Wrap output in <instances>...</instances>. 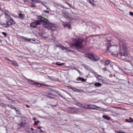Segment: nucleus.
Returning a JSON list of instances; mask_svg holds the SVG:
<instances>
[{"label":"nucleus","mask_w":133,"mask_h":133,"mask_svg":"<svg viewBox=\"0 0 133 133\" xmlns=\"http://www.w3.org/2000/svg\"><path fill=\"white\" fill-rule=\"evenodd\" d=\"M58 95L61 97L63 98L64 97L62 95L60 94H58Z\"/></svg>","instance_id":"49"},{"label":"nucleus","mask_w":133,"mask_h":133,"mask_svg":"<svg viewBox=\"0 0 133 133\" xmlns=\"http://www.w3.org/2000/svg\"><path fill=\"white\" fill-rule=\"evenodd\" d=\"M68 87L69 89H72V90H73V91H75L78 92H80V91L81 90H80L76 89L74 87H70V86H68Z\"/></svg>","instance_id":"10"},{"label":"nucleus","mask_w":133,"mask_h":133,"mask_svg":"<svg viewBox=\"0 0 133 133\" xmlns=\"http://www.w3.org/2000/svg\"><path fill=\"white\" fill-rule=\"evenodd\" d=\"M98 107L93 104H90L89 109H97Z\"/></svg>","instance_id":"11"},{"label":"nucleus","mask_w":133,"mask_h":133,"mask_svg":"<svg viewBox=\"0 0 133 133\" xmlns=\"http://www.w3.org/2000/svg\"><path fill=\"white\" fill-rule=\"evenodd\" d=\"M62 15L63 16L65 17L67 19L69 20L70 21H71L72 19L71 17L69 16L68 15V12L65 11L63 12Z\"/></svg>","instance_id":"7"},{"label":"nucleus","mask_w":133,"mask_h":133,"mask_svg":"<svg viewBox=\"0 0 133 133\" xmlns=\"http://www.w3.org/2000/svg\"><path fill=\"white\" fill-rule=\"evenodd\" d=\"M95 75V77L97 79H98L99 80H101L102 76H101L100 75L97 74H96Z\"/></svg>","instance_id":"18"},{"label":"nucleus","mask_w":133,"mask_h":133,"mask_svg":"<svg viewBox=\"0 0 133 133\" xmlns=\"http://www.w3.org/2000/svg\"><path fill=\"white\" fill-rule=\"evenodd\" d=\"M61 48L62 50H66L65 51H68V49L69 48L67 47H65L63 46H61Z\"/></svg>","instance_id":"25"},{"label":"nucleus","mask_w":133,"mask_h":133,"mask_svg":"<svg viewBox=\"0 0 133 133\" xmlns=\"http://www.w3.org/2000/svg\"><path fill=\"white\" fill-rule=\"evenodd\" d=\"M26 107H27V108H30V107L29 105H26Z\"/></svg>","instance_id":"54"},{"label":"nucleus","mask_w":133,"mask_h":133,"mask_svg":"<svg viewBox=\"0 0 133 133\" xmlns=\"http://www.w3.org/2000/svg\"><path fill=\"white\" fill-rule=\"evenodd\" d=\"M38 19H39L36 20L30 24V25L32 28H35L37 26V25H40L41 24L43 25L44 22L45 18L40 16L39 17Z\"/></svg>","instance_id":"3"},{"label":"nucleus","mask_w":133,"mask_h":133,"mask_svg":"<svg viewBox=\"0 0 133 133\" xmlns=\"http://www.w3.org/2000/svg\"><path fill=\"white\" fill-rule=\"evenodd\" d=\"M114 108H117V109L119 108L118 107H114Z\"/></svg>","instance_id":"62"},{"label":"nucleus","mask_w":133,"mask_h":133,"mask_svg":"<svg viewBox=\"0 0 133 133\" xmlns=\"http://www.w3.org/2000/svg\"><path fill=\"white\" fill-rule=\"evenodd\" d=\"M74 52V51L69 48L68 49V51H65V52Z\"/></svg>","instance_id":"31"},{"label":"nucleus","mask_w":133,"mask_h":133,"mask_svg":"<svg viewBox=\"0 0 133 133\" xmlns=\"http://www.w3.org/2000/svg\"><path fill=\"white\" fill-rule=\"evenodd\" d=\"M111 111V110L110 109H106V110L105 111Z\"/></svg>","instance_id":"55"},{"label":"nucleus","mask_w":133,"mask_h":133,"mask_svg":"<svg viewBox=\"0 0 133 133\" xmlns=\"http://www.w3.org/2000/svg\"><path fill=\"white\" fill-rule=\"evenodd\" d=\"M5 104L3 102H0V106L3 107H4L5 106Z\"/></svg>","instance_id":"35"},{"label":"nucleus","mask_w":133,"mask_h":133,"mask_svg":"<svg viewBox=\"0 0 133 133\" xmlns=\"http://www.w3.org/2000/svg\"><path fill=\"white\" fill-rule=\"evenodd\" d=\"M125 121L126 122L130 123V120H129V119H125Z\"/></svg>","instance_id":"46"},{"label":"nucleus","mask_w":133,"mask_h":133,"mask_svg":"<svg viewBox=\"0 0 133 133\" xmlns=\"http://www.w3.org/2000/svg\"><path fill=\"white\" fill-rule=\"evenodd\" d=\"M110 63V61L109 60H106L105 62V65L106 66V65H108Z\"/></svg>","instance_id":"29"},{"label":"nucleus","mask_w":133,"mask_h":133,"mask_svg":"<svg viewBox=\"0 0 133 133\" xmlns=\"http://www.w3.org/2000/svg\"><path fill=\"white\" fill-rule=\"evenodd\" d=\"M52 95L51 94H48L46 95V96L48 98H51L52 97Z\"/></svg>","instance_id":"30"},{"label":"nucleus","mask_w":133,"mask_h":133,"mask_svg":"<svg viewBox=\"0 0 133 133\" xmlns=\"http://www.w3.org/2000/svg\"><path fill=\"white\" fill-rule=\"evenodd\" d=\"M10 21H11L12 24V23H13V24L15 23V22L14 21V19H13L11 18Z\"/></svg>","instance_id":"39"},{"label":"nucleus","mask_w":133,"mask_h":133,"mask_svg":"<svg viewBox=\"0 0 133 133\" xmlns=\"http://www.w3.org/2000/svg\"><path fill=\"white\" fill-rule=\"evenodd\" d=\"M129 119H130V122H133V119L131 117H130Z\"/></svg>","instance_id":"44"},{"label":"nucleus","mask_w":133,"mask_h":133,"mask_svg":"<svg viewBox=\"0 0 133 133\" xmlns=\"http://www.w3.org/2000/svg\"><path fill=\"white\" fill-rule=\"evenodd\" d=\"M44 12L45 13L48 14L49 13V11L45 10H44Z\"/></svg>","instance_id":"47"},{"label":"nucleus","mask_w":133,"mask_h":133,"mask_svg":"<svg viewBox=\"0 0 133 133\" xmlns=\"http://www.w3.org/2000/svg\"><path fill=\"white\" fill-rule=\"evenodd\" d=\"M20 18L21 19H23L24 17V15L21 13H19L18 14Z\"/></svg>","instance_id":"26"},{"label":"nucleus","mask_w":133,"mask_h":133,"mask_svg":"<svg viewBox=\"0 0 133 133\" xmlns=\"http://www.w3.org/2000/svg\"><path fill=\"white\" fill-rule=\"evenodd\" d=\"M7 98L8 99H9V100L12 101V99H10L9 98H8V97H7Z\"/></svg>","instance_id":"57"},{"label":"nucleus","mask_w":133,"mask_h":133,"mask_svg":"<svg viewBox=\"0 0 133 133\" xmlns=\"http://www.w3.org/2000/svg\"><path fill=\"white\" fill-rule=\"evenodd\" d=\"M117 57L122 60H125L126 59V57L127 56V54L126 52H123L121 51L119 53L117 54Z\"/></svg>","instance_id":"6"},{"label":"nucleus","mask_w":133,"mask_h":133,"mask_svg":"<svg viewBox=\"0 0 133 133\" xmlns=\"http://www.w3.org/2000/svg\"><path fill=\"white\" fill-rule=\"evenodd\" d=\"M25 125V124L23 123H21L20 124V125L21 127L24 126Z\"/></svg>","instance_id":"41"},{"label":"nucleus","mask_w":133,"mask_h":133,"mask_svg":"<svg viewBox=\"0 0 133 133\" xmlns=\"http://www.w3.org/2000/svg\"><path fill=\"white\" fill-rule=\"evenodd\" d=\"M32 4L31 5V7H35L36 6V5L33 3H31Z\"/></svg>","instance_id":"45"},{"label":"nucleus","mask_w":133,"mask_h":133,"mask_svg":"<svg viewBox=\"0 0 133 133\" xmlns=\"http://www.w3.org/2000/svg\"><path fill=\"white\" fill-rule=\"evenodd\" d=\"M105 46H107L106 51L108 52H111L112 55H115L117 53H115L116 51L117 47L111 45L110 42H108L106 43Z\"/></svg>","instance_id":"1"},{"label":"nucleus","mask_w":133,"mask_h":133,"mask_svg":"<svg viewBox=\"0 0 133 133\" xmlns=\"http://www.w3.org/2000/svg\"><path fill=\"white\" fill-rule=\"evenodd\" d=\"M2 33L5 36H6L7 35V34L5 32H3Z\"/></svg>","instance_id":"38"},{"label":"nucleus","mask_w":133,"mask_h":133,"mask_svg":"<svg viewBox=\"0 0 133 133\" xmlns=\"http://www.w3.org/2000/svg\"><path fill=\"white\" fill-rule=\"evenodd\" d=\"M57 6L58 7H59L60 8H62L63 9L64 8V7L63 6H62V5H58Z\"/></svg>","instance_id":"42"},{"label":"nucleus","mask_w":133,"mask_h":133,"mask_svg":"<svg viewBox=\"0 0 133 133\" xmlns=\"http://www.w3.org/2000/svg\"><path fill=\"white\" fill-rule=\"evenodd\" d=\"M68 112L70 114H74L77 113V110L74 108H69L68 109Z\"/></svg>","instance_id":"8"},{"label":"nucleus","mask_w":133,"mask_h":133,"mask_svg":"<svg viewBox=\"0 0 133 133\" xmlns=\"http://www.w3.org/2000/svg\"><path fill=\"white\" fill-rule=\"evenodd\" d=\"M64 63H61L59 62H57L56 63V64L58 66H61L64 65Z\"/></svg>","instance_id":"24"},{"label":"nucleus","mask_w":133,"mask_h":133,"mask_svg":"<svg viewBox=\"0 0 133 133\" xmlns=\"http://www.w3.org/2000/svg\"><path fill=\"white\" fill-rule=\"evenodd\" d=\"M1 25H2V26H3L5 27H6V25H7V24H5V23L1 24Z\"/></svg>","instance_id":"43"},{"label":"nucleus","mask_w":133,"mask_h":133,"mask_svg":"<svg viewBox=\"0 0 133 133\" xmlns=\"http://www.w3.org/2000/svg\"><path fill=\"white\" fill-rule=\"evenodd\" d=\"M117 133H124V132H121V131H118L117 132Z\"/></svg>","instance_id":"53"},{"label":"nucleus","mask_w":133,"mask_h":133,"mask_svg":"<svg viewBox=\"0 0 133 133\" xmlns=\"http://www.w3.org/2000/svg\"><path fill=\"white\" fill-rule=\"evenodd\" d=\"M8 106L9 107V108H10L11 109H13L14 110H15V108H16L14 107V106L12 105L11 104H10V105H8Z\"/></svg>","instance_id":"28"},{"label":"nucleus","mask_w":133,"mask_h":133,"mask_svg":"<svg viewBox=\"0 0 133 133\" xmlns=\"http://www.w3.org/2000/svg\"><path fill=\"white\" fill-rule=\"evenodd\" d=\"M129 14L131 16H133V12H129Z\"/></svg>","instance_id":"51"},{"label":"nucleus","mask_w":133,"mask_h":133,"mask_svg":"<svg viewBox=\"0 0 133 133\" xmlns=\"http://www.w3.org/2000/svg\"><path fill=\"white\" fill-rule=\"evenodd\" d=\"M14 110L15 111L17 115L19 116L21 115V112L19 109H17L16 108H15Z\"/></svg>","instance_id":"15"},{"label":"nucleus","mask_w":133,"mask_h":133,"mask_svg":"<svg viewBox=\"0 0 133 133\" xmlns=\"http://www.w3.org/2000/svg\"><path fill=\"white\" fill-rule=\"evenodd\" d=\"M84 56L85 57L88 58L93 61H96L99 59V58L98 57L93 54H86Z\"/></svg>","instance_id":"5"},{"label":"nucleus","mask_w":133,"mask_h":133,"mask_svg":"<svg viewBox=\"0 0 133 133\" xmlns=\"http://www.w3.org/2000/svg\"><path fill=\"white\" fill-rule=\"evenodd\" d=\"M39 35L43 38H46L48 37V35L45 33H40Z\"/></svg>","instance_id":"13"},{"label":"nucleus","mask_w":133,"mask_h":133,"mask_svg":"<svg viewBox=\"0 0 133 133\" xmlns=\"http://www.w3.org/2000/svg\"><path fill=\"white\" fill-rule=\"evenodd\" d=\"M41 127L40 126H39L38 127V129H41Z\"/></svg>","instance_id":"56"},{"label":"nucleus","mask_w":133,"mask_h":133,"mask_svg":"<svg viewBox=\"0 0 133 133\" xmlns=\"http://www.w3.org/2000/svg\"><path fill=\"white\" fill-rule=\"evenodd\" d=\"M40 132H43V131L42 130V129H40Z\"/></svg>","instance_id":"58"},{"label":"nucleus","mask_w":133,"mask_h":133,"mask_svg":"<svg viewBox=\"0 0 133 133\" xmlns=\"http://www.w3.org/2000/svg\"><path fill=\"white\" fill-rule=\"evenodd\" d=\"M64 3L67 4V5L69 6L70 7H72L71 5L69 3L67 2L66 1H65L64 2Z\"/></svg>","instance_id":"37"},{"label":"nucleus","mask_w":133,"mask_h":133,"mask_svg":"<svg viewBox=\"0 0 133 133\" xmlns=\"http://www.w3.org/2000/svg\"><path fill=\"white\" fill-rule=\"evenodd\" d=\"M10 62L14 66H18L17 64L15 61L11 60Z\"/></svg>","instance_id":"20"},{"label":"nucleus","mask_w":133,"mask_h":133,"mask_svg":"<svg viewBox=\"0 0 133 133\" xmlns=\"http://www.w3.org/2000/svg\"><path fill=\"white\" fill-rule=\"evenodd\" d=\"M57 105H53V106L54 107H55Z\"/></svg>","instance_id":"63"},{"label":"nucleus","mask_w":133,"mask_h":133,"mask_svg":"<svg viewBox=\"0 0 133 133\" xmlns=\"http://www.w3.org/2000/svg\"><path fill=\"white\" fill-rule=\"evenodd\" d=\"M83 104H82L78 102L76 103V104L77 105H78L79 107L82 108V107L83 106Z\"/></svg>","instance_id":"22"},{"label":"nucleus","mask_w":133,"mask_h":133,"mask_svg":"<svg viewBox=\"0 0 133 133\" xmlns=\"http://www.w3.org/2000/svg\"><path fill=\"white\" fill-rule=\"evenodd\" d=\"M32 133H37L36 131H33Z\"/></svg>","instance_id":"59"},{"label":"nucleus","mask_w":133,"mask_h":133,"mask_svg":"<svg viewBox=\"0 0 133 133\" xmlns=\"http://www.w3.org/2000/svg\"><path fill=\"white\" fill-rule=\"evenodd\" d=\"M43 26L45 28L54 31L56 29V25L49 22L48 20L45 18L44 22L43 24Z\"/></svg>","instance_id":"2"},{"label":"nucleus","mask_w":133,"mask_h":133,"mask_svg":"<svg viewBox=\"0 0 133 133\" xmlns=\"http://www.w3.org/2000/svg\"><path fill=\"white\" fill-rule=\"evenodd\" d=\"M101 84L99 82L96 83L94 84V85L97 87H99L101 86Z\"/></svg>","instance_id":"21"},{"label":"nucleus","mask_w":133,"mask_h":133,"mask_svg":"<svg viewBox=\"0 0 133 133\" xmlns=\"http://www.w3.org/2000/svg\"><path fill=\"white\" fill-rule=\"evenodd\" d=\"M23 40V41L24 42H26V41H28V42H31V40H33L32 39H28V38H26L23 36H21V38Z\"/></svg>","instance_id":"9"},{"label":"nucleus","mask_w":133,"mask_h":133,"mask_svg":"<svg viewBox=\"0 0 133 133\" xmlns=\"http://www.w3.org/2000/svg\"><path fill=\"white\" fill-rule=\"evenodd\" d=\"M49 86L48 85L42 83V87H48Z\"/></svg>","instance_id":"36"},{"label":"nucleus","mask_w":133,"mask_h":133,"mask_svg":"<svg viewBox=\"0 0 133 133\" xmlns=\"http://www.w3.org/2000/svg\"><path fill=\"white\" fill-rule=\"evenodd\" d=\"M76 79L77 81H78V80H79L83 82H85L86 80V79H84L83 78L81 77H80L77 78Z\"/></svg>","instance_id":"17"},{"label":"nucleus","mask_w":133,"mask_h":133,"mask_svg":"<svg viewBox=\"0 0 133 133\" xmlns=\"http://www.w3.org/2000/svg\"><path fill=\"white\" fill-rule=\"evenodd\" d=\"M35 85H37L38 87H42V83L36 82Z\"/></svg>","instance_id":"27"},{"label":"nucleus","mask_w":133,"mask_h":133,"mask_svg":"<svg viewBox=\"0 0 133 133\" xmlns=\"http://www.w3.org/2000/svg\"><path fill=\"white\" fill-rule=\"evenodd\" d=\"M39 122V121H37L35 122L34 123V125H36L38 124Z\"/></svg>","instance_id":"34"},{"label":"nucleus","mask_w":133,"mask_h":133,"mask_svg":"<svg viewBox=\"0 0 133 133\" xmlns=\"http://www.w3.org/2000/svg\"><path fill=\"white\" fill-rule=\"evenodd\" d=\"M74 52V51L69 48L68 49V51H65V52Z\"/></svg>","instance_id":"32"},{"label":"nucleus","mask_w":133,"mask_h":133,"mask_svg":"<svg viewBox=\"0 0 133 133\" xmlns=\"http://www.w3.org/2000/svg\"><path fill=\"white\" fill-rule=\"evenodd\" d=\"M89 2L93 6H96V5L94 4L90 0H89Z\"/></svg>","instance_id":"33"},{"label":"nucleus","mask_w":133,"mask_h":133,"mask_svg":"<svg viewBox=\"0 0 133 133\" xmlns=\"http://www.w3.org/2000/svg\"><path fill=\"white\" fill-rule=\"evenodd\" d=\"M27 82L29 83L35 85V83L36 82H35V81L29 79H27Z\"/></svg>","instance_id":"16"},{"label":"nucleus","mask_w":133,"mask_h":133,"mask_svg":"<svg viewBox=\"0 0 133 133\" xmlns=\"http://www.w3.org/2000/svg\"><path fill=\"white\" fill-rule=\"evenodd\" d=\"M103 69H104L105 70H106V69H107L106 68H103Z\"/></svg>","instance_id":"60"},{"label":"nucleus","mask_w":133,"mask_h":133,"mask_svg":"<svg viewBox=\"0 0 133 133\" xmlns=\"http://www.w3.org/2000/svg\"><path fill=\"white\" fill-rule=\"evenodd\" d=\"M6 60L9 61H10V62H11V60H10L8 58H6Z\"/></svg>","instance_id":"52"},{"label":"nucleus","mask_w":133,"mask_h":133,"mask_svg":"<svg viewBox=\"0 0 133 133\" xmlns=\"http://www.w3.org/2000/svg\"><path fill=\"white\" fill-rule=\"evenodd\" d=\"M7 25H6V28L8 27L9 26H10L12 25L11 22L10 21H8L7 22Z\"/></svg>","instance_id":"23"},{"label":"nucleus","mask_w":133,"mask_h":133,"mask_svg":"<svg viewBox=\"0 0 133 133\" xmlns=\"http://www.w3.org/2000/svg\"><path fill=\"white\" fill-rule=\"evenodd\" d=\"M119 45L121 47H123L124 49L126 47V45L125 43L122 41H119Z\"/></svg>","instance_id":"12"},{"label":"nucleus","mask_w":133,"mask_h":133,"mask_svg":"<svg viewBox=\"0 0 133 133\" xmlns=\"http://www.w3.org/2000/svg\"><path fill=\"white\" fill-rule=\"evenodd\" d=\"M46 9L47 10H48L49 9V8L47 7H46Z\"/></svg>","instance_id":"64"},{"label":"nucleus","mask_w":133,"mask_h":133,"mask_svg":"<svg viewBox=\"0 0 133 133\" xmlns=\"http://www.w3.org/2000/svg\"><path fill=\"white\" fill-rule=\"evenodd\" d=\"M90 104H83V106L82 107V108L85 109H88L89 108Z\"/></svg>","instance_id":"14"},{"label":"nucleus","mask_w":133,"mask_h":133,"mask_svg":"<svg viewBox=\"0 0 133 133\" xmlns=\"http://www.w3.org/2000/svg\"><path fill=\"white\" fill-rule=\"evenodd\" d=\"M41 4H42L44 7H47V6L45 4H44L42 2H41Z\"/></svg>","instance_id":"48"},{"label":"nucleus","mask_w":133,"mask_h":133,"mask_svg":"<svg viewBox=\"0 0 133 133\" xmlns=\"http://www.w3.org/2000/svg\"><path fill=\"white\" fill-rule=\"evenodd\" d=\"M102 117L107 120H109L110 119V117L105 115H103Z\"/></svg>","instance_id":"19"},{"label":"nucleus","mask_w":133,"mask_h":133,"mask_svg":"<svg viewBox=\"0 0 133 133\" xmlns=\"http://www.w3.org/2000/svg\"><path fill=\"white\" fill-rule=\"evenodd\" d=\"M30 129L31 130H34V129L33 128H31Z\"/></svg>","instance_id":"61"},{"label":"nucleus","mask_w":133,"mask_h":133,"mask_svg":"<svg viewBox=\"0 0 133 133\" xmlns=\"http://www.w3.org/2000/svg\"><path fill=\"white\" fill-rule=\"evenodd\" d=\"M83 41V39H82L76 40L72 44V45L79 49H82L83 47L82 43Z\"/></svg>","instance_id":"4"},{"label":"nucleus","mask_w":133,"mask_h":133,"mask_svg":"<svg viewBox=\"0 0 133 133\" xmlns=\"http://www.w3.org/2000/svg\"><path fill=\"white\" fill-rule=\"evenodd\" d=\"M64 26H68V27L69 26L68 24L67 23H66V24H64Z\"/></svg>","instance_id":"50"},{"label":"nucleus","mask_w":133,"mask_h":133,"mask_svg":"<svg viewBox=\"0 0 133 133\" xmlns=\"http://www.w3.org/2000/svg\"><path fill=\"white\" fill-rule=\"evenodd\" d=\"M41 1L39 0H35L34 2L36 3H39Z\"/></svg>","instance_id":"40"}]
</instances>
